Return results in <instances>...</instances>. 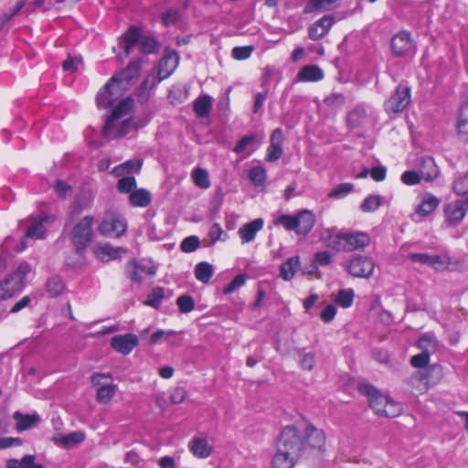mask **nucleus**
Here are the masks:
<instances>
[{
	"mask_svg": "<svg viewBox=\"0 0 468 468\" xmlns=\"http://www.w3.org/2000/svg\"><path fill=\"white\" fill-rule=\"evenodd\" d=\"M324 431L312 424L302 431L294 425L284 427L276 441L277 452L272 458L273 468H292L297 460L309 450H322L324 446Z\"/></svg>",
	"mask_w": 468,
	"mask_h": 468,
	"instance_id": "nucleus-1",
	"label": "nucleus"
},
{
	"mask_svg": "<svg viewBox=\"0 0 468 468\" xmlns=\"http://www.w3.org/2000/svg\"><path fill=\"white\" fill-rule=\"evenodd\" d=\"M142 69V60L137 58L131 61L128 66L119 73L113 75L110 80L98 92L96 103L100 109H106L130 88L132 80L137 79Z\"/></svg>",
	"mask_w": 468,
	"mask_h": 468,
	"instance_id": "nucleus-2",
	"label": "nucleus"
},
{
	"mask_svg": "<svg viewBox=\"0 0 468 468\" xmlns=\"http://www.w3.org/2000/svg\"><path fill=\"white\" fill-rule=\"evenodd\" d=\"M119 46L123 49V58H127L134 46H139L144 54H156L159 52L161 43L154 36L142 34L137 27H130L119 38Z\"/></svg>",
	"mask_w": 468,
	"mask_h": 468,
	"instance_id": "nucleus-3",
	"label": "nucleus"
},
{
	"mask_svg": "<svg viewBox=\"0 0 468 468\" xmlns=\"http://www.w3.org/2000/svg\"><path fill=\"white\" fill-rule=\"evenodd\" d=\"M357 389L361 395L367 398L370 408L378 415L392 418L400 412L401 408L399 404L389 400L372 385L365 382L359 383Z\"/></svg>",
	"mask_w": 468,
	"mask_h": 468,
	"instance_id": "nucleus-4",
	"label": "nucleus"
},
{
	"mask_svg": "<svg viewBox=\"0 0 468 468\" xmlns=\"http://www.w3.org/2000/svg\"><path fill=\"white\" fill-rule=\"evenodd\" d=\"M94 220L95 218L91 215L83 217L74 225L69 233L70 241L79 254L83 253L92 241Z\"/></svg>",
	"mask_w": 468,
	"mask_h": 468,
	"instance_id": "nucleus-5",
	"label": "nucleus"
},
{
	"mask_svg": "<svg viewBox=\"0 0 468 468\" xmlns=\"http://www.w3.org/2000/svg\"><path fill=\"white\" fill-rule=\"evenodd\" d=\"M30 271L31 266L29 263L21 262L12 273L4 279L5 287L1 299L7 300L22 292L26 286V278Z\"/></svg>",
	"mask_w": 468,
	"mask_h": 468,
	"instance_id": "nucleus-6",
	"label": "nucleus"
},
{
	"mask_svg": "<svg viewBox=\"0 0 468 468\" xmlns=\"http://www.w3.org/2000/svg\"><path fill=\"white\" fill-rule=\"evenodd\" d=\"M126 230L125 218L115 211H107L98 227L99 233L106 238H120Z\"/></svg>",
	"mask_w": 468,
	"mask_h": 468,
	"instance_id": "nucleus-7",
	"label": "nucleus"
},
{
	"mask_svg": "<svg viewBox=\"0 0 468 468\" xmlns=\"http://www.w3.org/2000/svg\"><path fill=\"white\" fill-rule=\"evenodd\" d=\"M410 88L404 83H399L394 92L385 101L384 108L388 113L402 112L410 103Z\"/></svg>",
	"mask_w": 468,
	"mask_h": 468,
	"instance_id": "nucleus-8",
	"label": "nucleus"
},
{
	"mask_svg": "<svg viewBox=\"0 0 468 468\" xmlns=\"http://www.w3.org/2000/svg\"><path fill=\"white\" fill-rule=\"evenodd\" d=\"M375 262L371 257L366 255H355L346 264L348 273L357 278H369L373 275Z\"/></svg>",
	"mask_w": 468,
	"mask_h": 468,
	"instance_id": "nucleus-9",
	"label": "nucleus"
},
{
	"mask_svg": "<svg viewBox=\"0 0 468 468\" xmlns=\"http://www.w3.org/2000/svg\"><path fill=\"white\" fill-rule=\"evenodd\" d=\"M390 49L392 54L399 58L413 55L416 51V47L411 39L410 33L402 30L394 35L390 40Z\"/></svg>",
	"mask_w": 468,
	"mask_h": 468,
	"instance_id": "nucleus-10",
	"label": "nucleus"
},
{
	"mask_svg": "<svg viewBox=\"0 0 468 468\" xmlns=\"http://www.w3.org/2000/svg\"><path fill=\"white\" fill-rule=\"evenodd\" d=\"M133 106V100L130 97L122 99L116 105L115 108L112 109V113L107 117L105 123L102 128L103 136H110L111 130L112 129L114 122L122 118L123 115L127 114Z\"/></svg>",
	"mask_w": 468,
	"mask_h": 468,
	"instance_id": "nucleus-11",
	"label": "nucleus"
},
{
	"mask_svg": "<svg viewBox=\"0 0 468 468\" xmlns=\"http://www.w3.org/2000/svg\"><path fill=\"white\" fill-rule=\"evenodd\" d=\"M110 344L115 351L126 356L139 345V340L133 334L117 335L111 338Z\"/></svg>",
	"mask_w": 468,
	"mask_h": 468,
	"instance_id": "nucleus-12",
	"label": "nucleus"
},
{
	"mask_svg": "<svg viewBox=\"0 0 468 468\" xmlns=\"http://www.w3.org/2000/svg\"><path fill=\"white\" fill-rule=\"evenodd\" d=\"M346 251L351 252L354 250H363L370 243V237L367 233L357 232H344Z\"/></svg>",
	"mask_w": 468,
	"mask_h": 468,
	"instance_id": "nucleus-13",
	"label": "nucleus"
},
{
	"mask_svg": "<svg viewBox=\"0 0 468 468\" xmlns=\"http://www.w3.org/2000/svg\"><path fill=\"white\" fill-rule=\"evenodd\" d=\"M467 211L468 208L465 207L462 199L449 203L444 207L446 221L450 226H457L462 222Z\"/></svg>",
	"mask_w": 468,
	"mask_h": 468,
	"instance_id": "nucleus-14",
	"label": "nucleus"
},
{
	"mask_svg": "<svg viewBox=\"0 0 468 468\" xmlns=\"http://www.w3.org/2000/svg\"><path fill=\"white\" fill-rule=\"evenodd\" d=\"M335 23L332 16H324L319 20L313 23L308 28V36L313 40H319L326 36Z\"/></svg>",
	"mask_w": 468,
	"mask_h": 468,
	"instance_id": "nucleus-15",
	"label": "nucleus"
},
{
	"mask_svg": "<svg viewBox=\"0 0 468 468\" xmlns=\"http://www.w3.org/2000/svg\"><path fill=\"white\" fill-rule=\"evenodd\" d=\"M419 173L426 181H433L440 174L439 167L431 156L425 155L418 159Z\"/></svg>",
	"mask_w": 468,
	"mask_h": 468,
	"instance_id": "nucleus-16",
	"label": "nucleus"
},
{
	"mask_svg": "<svg viewBox=\"0 0 468 468\" xmlns=\"http://www.w3.org/2000/svg\"><path fill=\"white\" fill-rule=\"evenodd\" d=\"M178 59L179 57L176 51L169 49L165 50V54L161 58L159 63V81L168 77L174 71L177 66Z\"/></svg>",
	"mask_w": 468,
	"mask_h": 468,
	"instance_id": "nucleus-17",
	"label": "nucleus"
},
{
	"mask_svg": "<svg viewBox=\"0 0 468 468\" xmlns=\"http://www.w3.org/2000/svg\"><path fill=\"white\" fill-rule=\"evenodd\" d=\"M126 250L123 248L112 247L110 243H105L97 246L94 249V254L101 262H108L110 261L119 259Z\"/></svg>",
	"mask_w": 468,
	"mask_h": 468,
	"instance_id": "nucleus-18",
	"label": "nucleus"
},
{
	"mask_svg": "<svg viewBox=\"0 0 468 468\" xmlns=\"http://www.w3.org/2000/svg\"><path fill=\"white\" fill-rule=\"evenodd\" d=\"M299 221L298 235L306 236L313 229L316 222L315 215L309 209H303L297 213Z\"/></svg>",
	"mask_w": 468,
	"mask_h": 468,
	"instance_id": "nucleus-19",
	"label": "nucleus"
},
{
	"mask_svg": "<svg viewBox=\"0 0 468 468\" xmlns=\"http://www.w3.org/2000/svg\"><path fill=\"white\" fill-rule=\"evenodd\" d=\"M264 220L261 218H256L239 229V234L243 242H250L255 239L256 233L263 227Z\"/></svg>",
	"mask_w": 468,
	"mask_h": 468,
	"instance_id": "nucleus-20",
	"label": "nucleus"
},
{
	"mask_svg": "<svg viewBox=\"0 0 468 468\" xmlns=\"http://www.w3.org/2000/svg\"><path fill=\"white\" fill-rule=\"evenodd\" d=\"M324 72L317 65H307L301 69L297 73V79L300 81L311 82L323 80Z\"/></svg>",
	"mask_w": 468,
	"mask_h": 468,
	"instance_id": "nucleus-21",
	"label": "nucleus"
},
{
	"mask_svg": "<svg viewBox=\"0 0 468 468\" xmlns=\"http://www.w3.org/2000/svg\"><path fill=\"white\" fill-rule=\"evenodd\" d=\"M142 159H131L115 166L112 169V174L114 175L116 177H121L131 173L138 174L142 168Z\"/></svg>",
	"mask_w": 468,
	"mask_h": 468,
	"instance_id": "nucleus-22",
	"label": "nucleus"
},
{
	"mask_svg": "<svg viewBox=\"0 0 468 468\" xmlns=\"http://www.w3.org/2000/svg\"><path fill=\"white\" fill-rule=\"evenodd\" d=\"M212 109V98L208 94L198 96L193 104L194 112L199 118L207 117Z\"/></svg>",
	"mask_w": 468,
	"mask_h": 468,
	"instance_id": "nucleus-23",
	"label": "nucleus"
},
{
	"mask_svg": "<svg viewBox=\"0 0 468 468\" xmlns=\"http://www.w3.org/2000/svg\"><path fill=\"white\" fill-rule=\"evenodd\" d=\"M189 450L198 458H207L210 455L212 448L209 446L206 439L193 438L189 443Z\"/></svg>",
	"mask_w": 468,
	"mask_h": 468,
	"instance_id": "nucleus-24",
	"label": "nucleus"
},
{
	"mask_svg": "<svg viewBox=\"0 0 468 468\" xmlns=\"http://www.w3.org/2000/svg\"><path fill=\"white\" fill-rule=\"evenodd\" d=\"M14 420L16 421L17 431H26L36 426L40 420V418L37 414H22L19 411H16L14 413Z\"/></svg>",
	"mask_w": 468,
	"mask_h": 468,
	"instance_id": "nucleus-25",
	"label": "nucleus"
},
{
	"mask_svg": "<svg viewBox=\"0 0 468 468\" xmlns=\"http://www.w3.org/2000/svg\"><path fill=\"white\" fill-rule=\"evenodd\" d=\"M366 111L361 106H356L346 116V123L348 128L354 130L361 127L366 122Z\"/></svg>",
	"mask_w": 468,
	"mask_h": 468,
	"instance_id": "nucleus-26",
	"label": "nucleus"
},
{
	"mask_svg": "<svg viewBox=\"0 0 468 468\" xmlns=\"http://www.w3.org/2000/svg\"><path fill=\"white\" fill-rule=\"evenodd\" d=\"M92 197L88 194L79 196L70 206L69 216L71 219L80 215V213L91 207Z\"/></svg>",
	"mask_w": 468,
	"mask_h": 468,
	"instance_id": "nucleus-27",
	"label": "nucleus"
},
{
	"mask_svg": "<svg viewBox=\"0 0 468 468\" xmlns=\"http://www.w3.org/2000/svg\"><path fill=\"white\" fill-rule=\"evenodd\" d=\"M48 216L45 215L40 218H35L27 228L26 238L30 239H42L46 233V227L44 223L47 221Z\"/></svg>",
	"mask_w": 468,
	"mask_h": 468,
	"instance_id": "nucleus-28",
	"label": "nucleus"
},
{
	"mask_svg": "<svg viewBox=\"0 0 468 468\" xmlns=\"http://www.w3.org/2000/svg\"><path fill=\"white\" fill-rule=\"evenodd\" d=\"M144 125L145 122H144L141 120H138L135 117L126 119L122 122L113 138L123 137L126 134H128L131 131H137L138 129L144 127Z\"/></svg>",
	"mask_w": 468,
	"mask_h": 468,
	"instance_id": "nucleus-29",
	"label": "nucleus"
},
{
	"mask_svg": "<svg viewBox=\"0 0 468 468\" xmlns=\"http://www.w3.org/2000/svg\"><path fill=\"white\" fill-rule=\"evenodd\" d=\"M129 201L133 207H145L152 201L151 193L145 188H140L130 194Z\"/></svg>",
	"mask_w": 468,
	"mask_h": 468,
	"instance_id": "nucleus-30",
	"label": "nucleus"
},
{
	"mask_svg": "<svg viewBox=\"0 0 468 468\" xmlns=\"http://www.w3.org/2000/svg\"><path fill=\"white\" fill-rule=\"evenodd\" d=\"M300 264L298 256L288 258L285 262L280 266V275L284 281H290L294 277L296 270Z\"/></svg>",
	"mask_w": 468,
	"mask_h": 468,
	"instance_id": "nucleus-31",
	"label": "nucleus"
},
{
	"mask_svg": "<svg viewBox=\"0 0 468 468\" xmlns=\"http://www.w3.org/2000/svg\"><path fill=\"white\" fill-rule=\"evenodd\" d=\"M440 204V199L434 196H429L416 208V213L421 217H427L434 211Z\"/></svg>",
	"mask_w": 468,
	"mask_h": 468,
	"instance_id": "nucleus-32",
	"label": "nucleus"
},
{
	"mask_svg": "<svg viewBox=\"0 0 468 468\" xmlns=\"http://www.w3.org/2000/svg\"><path fill=\"white\" fill-rule=\"evenodd\" d=\"M213 266L207 261L197 263L195 268L196 278L203 283H207L213 276Z\"/></svg>",
	"mask_w": 468,
	"mask_h": 468,
	"instance_id": "nucleus-33",
	"label": "nucleus"
},
{
	"mask_svg": "<svg viewBox=\"0 0 468 468\" xmlns=\"http://www.w3.org/2000/svg\"><path fill=\"white\" fill-rule=\"evenodd\" d=\"M65 284L58 275H54L48 279L46 289L50 297L58 296L64 290Z\"/></svg>",
	"mask_w": 468,
	"mask_h": 468,
	"instance_id": "nucleus-34",
	"label": "nucleus"
},
{
	"mask_svg": "<svg viewBox=\"0 0 468 468\" xmlns=\"http://www.w3.org/2000/svg\"><path fill=\"white\" fill-rule=\"evenodd\" d=\"M165 298V289L163 287H154L147 295V299L144 301V304L151 306L154 309H159L162 301Z\"/></svg>",
	"mask_w": 468,
	"mask_h": 468,
	"instance_id": "nucleus-35",
	"label": "nucleus"
},
{
	"mask_svg": "<svg viewBox=\"0 0 468 468\" xmlns=\"http://www.w3.org/2000/svg\"><path fill=\"white\" fill-rule=\"evenodd\" d=\"M452 190L457 196L468 194V171L458 175L452 182Z\"/></svg>",
	"mask_w": 468,
	"mask_h": 468,
	"instance_id": "nucleus-36",
	"label": "nucleus"
},
{
	"mask_svg": "<svg viewBox=\"0 0 468 468\" xmlns=\"http://www.w3.org/2000/svg\"><path fill=\"white\" fill-rule=\"evenodd\" d=\"M409 258L414 261L428 266H435L436 264L441 263V257L439 255H429L428 253H411Z\"/></svg>",
	"mask_w": 468,
	"mask_h": 468,
	"instance_id": "nucleus-37",
	"label": "nucleus"
},
{
	"mask_svg": "<svg viewBox=\"0 0 468 468\" xmlns=\"http://www.w3.org/2000/svg\"><path fill=\"white\" fill-rule=\"evenodd\" d=\"M383 197L380 195H369L360 205L363 212H374L382 205Z\"/></svg>",
	"mask_w": 468,
	"mask_h": 468,
	"instance_id": "nucleus-38",
	"label": "nucleus"
},
{
	"mask_svg": "<svg viewBox=\"0 0 468 468\" xmlns=\"http://www.w3.org/2000/svg\"><path fill=\"white\" fill-rule=\"evenodd\" d=\"M275 225H282L287 230H293L298 234L299 221L297 219V214L292 215H282L274 220Z\"/></svg>",
	"mask_w": 468,
	"mask_h": 468,
	"instance_id": "nucleus-39",
	"label": "nucleus"
},
{
	"mask_svg": "<svg viewBox=\"0 0 468 468\" xmlns=\"http://www.w3.org/2000/svg\"><path fill=\"white\" fill-rule=\"evenodd\" d=\"M456 127L458 134L468 140V108L460 107Z\"/></svg>",
	"mask_w": 468,
	"mask_h": 468,
	"instance_id": "nucleus-40",
	"label": "nucleus"
},
{
	"mask_svg": "<svg viewBox=\"0 0 468 468\" xmlns=\"http://www.w3.org/2000/svg\"><path fill=\"white\" fill-rule=\"evenodd\" d=\"M326 245L335 251H346L344 232L330 234L326 239Z\"/></svg>",
	"mask_w": 468,
	"mask_h": 468,
	"instance_id": "nucleus-41",
	"label": "nucleus"
},
{
	"mask_svg": "<svg viewBox=\"0 0 468 468\" xmlns=\"http://www.w3.org/2000/svg\"><path fill=\"white\" fill-rule=\"evenodd\" d=\"M116 386L112 384L102 385L97 389L96 399L100 403L109 402L114 396Z\"/></svg>",
	"mask_w": 468,
	"mask_h": 468,
	"instance_id": "nucleus-42",
	"label": "nucleus"
},
{
	"mask_svg": "<svg viewBox=\"0 0 468 468\" xmlns=\"http://www.w3.org/2000/svg\"><path fill=\"white\" fill-rule=\"evenodd\" d=\"M354 297L353 289H342L338 292L335 301L342 308H348L353 304Z\"/></svg>",
	"mask_w": 468,
	"mask_h": 468,
	"instance_id": "nucleus-43",
	"label": "nucleus"
},
{
	"mask_svg": "<svg viewBox=\"0 0 468 468\" xmlns=\"http://www.w3.org/2000/svg\"><path fill=\"white\" fill-rule=\"evenodd\" d=\"M249 178L255 186H263L267 178L265 168L260 165L253 166L250 170Z\"/></svg>",
	"mask_w": 468,
	"mask_h": 468,
	"instance_id": "nucleus-44",
	"label": "nucleus"
},
{
	"mask_svg": "<svg viewBox=\"0 0 468 468\" xmlns=\"http://www.w3.org/2000/svg\"><path fill=\"white\" fill-rule=\"evenodd\" d=\"M192 177L196 186L201 188H208L210 186V181L208 178V174L205 169L197 168L193 171Z\"/></svg>",
	"mask_w": 468,
	"mask_h": 468,
	"instance_id": "nucleus-45",
	"label": "nucleus"
},
{
	"mask_svg": "<svg viewBox=\"0 0 468 468\" xmlns=\"http://www.w3.org/2000/svg\"><path fill=\"white\" fill-rule=\"evenodd\" d=\"M140 263L135 260L130 261L126 265V276L133 282L141 283L143 281L142 274L139 271Z\"/></svg>",
	"mask_w": 468,
	"mask_h": 468,
	"instance_id": "nucleus-46",
	"label": "nucleus"
},
{
	"mask_svg": "<svg viewBox=\"0 0 468 468\" xmlns=\"http://www.w3.org/2000/svg\"><path fill=\"white\" fill-rule=\"evenodd\" d=\"M135 187L136 180L133 176H122L117 183V189L120 193L131 194Z\"/></svg>",
	"mask_w": 468,
	"mask_h": 468,
	"instance_id": "nucleus-47",
	"label": "nucleus"
},
{
	"mask_svg": "<svg viewBox=\"0 0 468 468\" xmlns=\"http://www.w3.org/2000/svg\"><path fill=\"white\" fill-rule=\"evenodd\" d=\"M176 304L181 313L187 314L195 309V300L191 295L184 294L176 299Z\"/></svg>",
	"mask_w": 468,
	"mask_h": 468,
	"instance_id": "nucleus-48",
	"label": "nucleus"
},
{
	"mask_svg": "<svg viewBox=\"0 0 468 468\" xmlns=\"http://www.w3.org/2000/svg\"><path fill=\"white\" fill-rule=\"evenodd\" d=\"M436 338L434 335L430 333L422 335L418 340V346L423 351L434 350L436 348Z\"/></svg>",
	"mask_w": 468,
	"mask_h": 468,
	"instance_id": "nucleus-49",
	"label": "nucleus"
},
{
	"mask_svg": "<svg viewBox=\"0 0 468 468\" xmlns=\"http://www.w3.org/2000/svg\"><path fill=\"white\" fill-rule=\"evenodd\" d=\"M199 244H200V240H199V238L197 236H189V237H186L185 238L181 244H180V249L182 251L186 252V253H190V252H194L195 250H197V248L199 247Z\"/></svg>",
	"mask_w": 468,
	"mask_h": 468,
	"instance_id": "nucleus-50",
	"label": "nucleus"
},
{
	"mask_svg": "<svg viewBox=\"0 0 468 468\" xmlns=\"http://www.w3.org/2000/svg\"><path fill=\"white\" fill-rule=\"evenodd\" d=\"M354 189V186L350 183H342L337 185L329 194L330 197L343 198Z\"/></svg>",
	"mask_w": 468,
	"mask_h": 468,
	"instance_id": "nucleus-51",
	"label": "nucleus"
},
{
	"mask_svg": "<svg viewBox=\"0 0 468 468\" xmlns=\"http://www.w3.org/2000/svg\"><path fill=\"white\" fill-rule=\"evenodd\" d=\"M247 280V275L244 273L238 274L233 280L224 288L223 292L225 294H230L239 287H241Z\"/></svg>",
	"mask_w": 468,
	"mask_h": 468,
	"instance_id": "nucleus-52",
	"label": "nucleus"
},
{
	"mask_svg": "<svg viewBox=\"0 0 468 468\" xmlns=\"http://www.w3.org/2000/svg\"><path fill=\"white\" fill-rule=\"evenodd\" d=\"M430 362V351L425 350L410 358V364L416 368H423Z\"/></svg>",
	"mask_w": 468,
	"mask_h": 468,
	"instance_id": "nucleus-53",
	"label": "nucleus"
},
{
	"mask_svg": "<svg viewBox=\"0 0 468 468\" xmlns=\"http://www.w3.org/2000/svg\"><path fill=\"white\" fill-rule=\"evenodd\" d=\"M85 434L81 431H73L61 438V443L64 446H70L80 443L84 441Z\"/></svg>",
	"mask_w": 468,
	"mask_h": 468,
	"instance_id": "nucleus-54",
	"label": "nucleus"
},
{
	"mask_svg": "<svg viewBox=\"0 0 468 468\" xmlns=\"http://www.w3.org/2000/svg\"><path fill=\"white\" fill-rule=\"evenodd\" d=\"M327 9L328 6L324 0H309L303 8V13L311 14L317 11H323Z\"/></svg>",
	"mask_w": 468,
	"mask_h": 468,
	"instance_id": "nucleus-55",
	"label": "nucleus"
},
{
	"mask_svg": "<svg viewBox=\"0 0 468 468\" xmlns=\"http://www.w3.org/2000/svg\"><path fill=\"white\" fill-rule=\"evenodd\" d=\"M254 50L253 46L235 47L232 49V57L238 60L249 58Z\"/></svg>",
	"mask_w": 468,
	"mask_h": 468,
	"instance_id": "nucleus-56",
	"label": "nucleus"
},
{
	"mask_svg": "<svg viewBox=\"0 0 468 468\" xmlns=\"http://www.w3.org/2000/svg\"><path fill=\"white\" fill-rule=\"evenodd\" d=\"M180 17V13L176 8H170L162 15V22L165 27L176 24Z\"/></svg>",
	"mask_w": 468,
	"mask_h": 468,
	"instance_id": "nucleus-57",
	"label": "nucleus"
},
{
	"mask_svg": "<svg viewBox=\"0 0 468 468\" xmlns=\"http://www.w3.org/2000/svg\"><path fill=\"white\" fill-rule=\"evenodd\" d=\"M421 176L419 171L408 170L401 176V181L408 186H414L420 183Z\"/></svg>",
	"mask_w": 468,
	"mask_h": 468,
	"instance_id": "nucleus-58",
	"label": "nucleus"
},
{
	"mask_svg": "<svg viewBox=\"0 0 468 468\" xmlns=\"http://www.w3.org/2000/svg\"><path fill=\"white\" fill-rule=\"evenodd\" d=\"M346 97L342 93H332L324 99V103L333 108H339L345 104Z\"/></svg>",
	"mask_w": 468,
	"mask_h": 468,
	"instance_id": "nucleus-59",
	"label": "nucleus"
},
{
	"mask_svg": "<svg viewBox=\"0 0 468 468\" xmlns=\"http://www.w3.org/2000/svg\"><path fill=\"white\" fill-rule=\"evenodd\" d=\"M222 236H227L226 233H224L222 228L218 223H214L209 231H208V237L210 238V243L215 244L218 240H224V238Z\"/></svg>",
	"mask_w": 468,
	"mask_h": 468,
	"instance_id": "nucleus-60",
	"label": "nucleus"
},
{
	"mask_svg": "<svg viewBox=\"0 0 468 468\" xmlns=\"http://www.w3.org/2000/svg\"><path fill=\"white\" fill-rule=\"evenodd\" d=\"M267 160L269 162H274L280 159L282 154V147L280 144H270L267 149Z\"/></svg>",
	"mask_w": 468,
	"mask_h": 468,
	"instance_id": "nucleus-61",
	"label": "nucleus"
},
{
	"mask_svg": "<svg viewBox=\"0 0 468 468\" xmlns=\"http://www.w3.org/2000/svg\"><path fill=\"white\" fill-rule=\"evenodd\" d=\"M301 367L304 370H312L315 365V356L314 353H303L300 359Z\"/></svg>",
	"mask_w": 468,
	"mask_h": 468,
	"instance_id": "nucleus-62",
	"label": "nucleus"
},
{
	"mask_svg": "<svg viewBox=\"0 0 468 468\" xmlns=\"http://www.w3.org/2000/svg\"><path fill=\"white\" fill-rule=\"evenodd\" d=\"M256 140V135L254 134H250V135H245L243 136L236 144V146L234 147V152L236 154H240V153H243L245 151V149L247 148V146L250 144H252L254 141Z\"/></svg>",
	"mask_w": 468,
	"mask_h": 468,
	"instance_id": "nucleus-63",
	"label": "nucleus"
},
{
	"mask_svg": "<svg viewBox=\"0 0 468 468\" xmlns=\"http://www.w3.org/2000/svg\"><path fill=\"white\" fill-rule=\"evenodd\" d=\"M35 455H25L19 462L20 468H43L42 464L35 463Z\"/></svg>",
	"mask_w": 468,
	"mask_h": 468,
	"instance_id": "nucleus-64",
	"label": "nucleus"
}]
</instances>
